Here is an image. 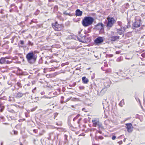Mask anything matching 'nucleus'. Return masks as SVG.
I'll return each instance as SVG.
<instances>
[{"label": "nucleus", "instance_id": "f257e3e1", "mask_svg": "<svg viewBox=\"0 0 145 145\" xmlns=\"http://www.w3.org/2000/svg\"><path fill=\"white\" fill-rule=\"evenodd\" d=\"M94 20V18L91 16H85L82 20V23L83 26L86 27L91 25Z\"/></svg>", "mask_w": 145, "mask_h": 145}, {"label": "nucleus", "instance_id": "f03ea898", "mask_svg": "<svg viewBox=\"0 0 145 145\" xmlns=\"http://www.w3.org/2000/svg\"><path fill=\"white\" fill-rule=\"evenodd\" d=\"M37 57L33 51L28 53L26 56V58L28 62L31 64L35 62Z\"/></svg>", "mask_w": 145, "mask_h": 145}, {"label": "nucleus", "instance_id": "7ed1b4c3", "mask_svg": "<svg viewBox=\"0 0 145 145\" xmlns=\"http://www.w3.org/2000/svg\"><path fill=\"white\" fill-rule=\"evenodd\" d=\"M108 22H107L106 26L107 28L112 27L114 24L116 22V20L113 17H108L107 18Z\"/></svg>", "mask_w": 145, "mask_h": 145}, {"label": "nucleus", "instance_id": "20e7f679", "mask_svg": "<svg viewBox=\"0 0 145 145\" xmlns=\"http://www.w3.org/2000/svg\"><path fill=\"white\" fill-rule=\"evenodd\" d=\"M52 26L55 30L57 31L61 30L63 27L62 24H58L57 21L56 22L54 23H52Z\"/></svg>", "mask_w": 145, "mask_h": 145}, {"label": "nucleus", "instance_id": "39448f33", "mask_svg": "<svg viewBox=\"0 0 145 145\" xmlns=\"http://www.w3.org/2000/svg\"><path fill=\"white\" fill-rule=\"evenodd\" d=\"M104 41L103 37H99L97 38L94 40V43L96 45H98L103 42Z\"/></svg>", "mask_w": 145, "mask_h": 145}, {"label": "nucleus", "instance_id": "423d86ee", "mask_svg": "<svg viewBox=\"0 0 145 145\" xmlns=\"http://www.w3.org/2000/svg\"><path fill=\"white\" fill-rule=\"evenodd\" d=\"M125 125L126 126V129L128 132L129 133L132 132L133 128L132 124L131 123H127Z\"/></svg>", "mask_w": 145, "mask_h": 145}, {"label": "nucleus", "instance_id": "0eeeda50", "mask_svg": "<svg viewBox=\"0 0 145 145\" xmlns=\"http://www.w3.org/2000/svg\"><path fill=\"white\" fill-rule=\"evenodd\" d=\"M141 24V21L140 20L136 21L133 24V29L139 27Z\"/></svg>", "mask_w": 145, "mask_h": 145}, {"label": "nucleus", "instance_id": "6e6552de", "mask_svg": "<svg viewBox=\"0 0 145 145\" xmlns=\"http://www.w3.org/2000/svg\"><path fill=\"white\" fill-rule=\"evenodd\" d=\"M92 122L93 123V126L95 127L100 122L97 118L93 119L92 120Z\"/></svg>", "mask_w": 145, "mask_h": 145}, {"label": "nucleus", "instance_id": "1a4fd4ad", "mask_svg": "<svg viewBox=\"0 0 145 145\" xmlns=\"http://www.w3.org/2000/svg\"><path fill=\"white\" fill-rule=\"evenodd\" d=\"M27 93L28 94V93L26 92L25 93H23L21 92H18L16 93V95L15 96V97L19 99L22 97L24 95H25Z\"/></svg>", "mask_w": 145, "mask_h": 145}, {"label": "nucleus", "instance_id": "9d476101", "mask_svg": "<svg viewBox=\"0 0 145 145\" xmlns=\"http://www.w3.org/2000/svg\"><path fill=\"white\" fill-rule=\"evenodd\" d=\"M120 37L119 36H112L110 37V40L112 41H118L119 40Z\"/></svg>", "mask_w": 145, "mask_h": 145}, {"label": "nucleus", "instance_id": "9b49d317", "mask_svg": "<svg viewBox=\"0 0 145 145\" xmlns=\"http://www.w3.org/2000/svg\"><path fill=\"white\" fill-rule=\"evenodd\" d=\"M111 82L110 80L108 79L106 81L104 82V85L105 88H108L110 86V84Z\"/></svg>", "mask_w": 145, "mask_h": 145}, {"label": "nucleus", "instance_id": "f8f14e48", "mask_svg": "<svg viewBox=\"0 0 145 145\" xmlns=\"http://www.w3.org/2000/svg\"><path fill=\"white\" fill-rule=\"evenodd\" d=\"M122 28H120L119 29H117L116 30L117 33L120 35H123V37L124 36V31L122 30Z\"/></svg>", "mask_w": 145, "mask_h": 145}, {"label": "nucleus", "instance_id": "ddd939ff", "mask_svg": "<svg viewBox=\"0 0 145 145\" xmlns=\"http://www.w3.org/2000/svg\"><path fill=\"white\" fill-rule=\"evenodd\" d=\"M104 24L102 23H99L95 26V27L97 29H99L101 27H104Z\"/></svg>", "mask_w": 145, "mask_h": 145}, {"label": "nucleus", "instance_id": "4468645a", "mask_svg": "<svg viewBox=\"0 0 145 145\" xmlns=\"http://www.w3.org/2000/svg\"><path fill=\"white\" fill-rule=\"evenodd\" d=\"M82 14V12L80 10L78 9L76 10L75 15L78 16H81Z\"/></svg>", "mask_w": 145, "mask_h": 145}, {"label": "nucleus", "instance_id": "2eb2a0df", "mask_svg": "<svg viewBox=\"0 0 145 145\" xmlns=\"http://www.w3.org/2000/svg\"><path fill=\"white\" fill-rule=\"evenodd\" d=\"M82 82L84 84H88L89 82V80L85 76H83L82 77Z\"/></svg>", "mask_w": 145, "mask_h": 145}, {"label": "nucleus", "instance_id": "dca6fc26", "mask_svg": "<svg viewBox=\"0 0 145 145\" xmlns=\"http://www.w3.org/2000/svg\"><path fill=\"white\" fill-rule=\"evenodd\" d=\"M85 35L84 36H82L81 35H80V37L81 38H80L78 37H77V38L78 40L80 42L83 43L84 42L85 40Z\"/></svg>", "mask_w": 145, "mask_h": 145}, {"label": "nucleus", "instance_id": "f3484780", "mask_svg": "<svg viewBox=\"0 0 145 145\" xmlns=\"http://www.w3.org/2000/svg\"><path fill=\"white\" fill-rule=\"evenodd\" d=\"M3 100V99H0V107L1 108L0 109V111L1 112H3L4 108V106H3L2 104V101Z\"/></svg>", "mask_w": 145, "mask_h": 145}, {"label": "nucleus", "instance_id": "a211bd4d", "mask_svg": "<svg viewBox=\"0 0 145 145\" xmlns=\"http://www.w3.org/2000/svg\"><path fill=\"white\" fill-rule=\"evenodd\" d=\"M5 58L3 57H2L0 59V63L3 64L5 63Z\"/></svg>", "mask_w": 145, "mask_h": 145}, {"label": "nucleus", "instance_id": "6ab92c4d", "mask_svg": "<svg viewBox=\"0 0 145 145\" xmlns=\"http://www.w3.org/2000/svg\"><path fill=\"white\" fill-rule=\"evenodd\" d=\"M124 99H122L121 101L119 103V105L121 106V107H122L123 106V105H124Z\"/></svg>", "mask_w": 145, "mask_h": 145}, {"label": "nucleus", "instance_id": "aec40b11", "mask_svg": "<svg viewBox=\"0 0 145 145\" xmlns=\"http://www.w3.org/2000/svg\"><path fill=\"white\" fill-rule=\"evenodd\" d=\"M104 27H101L99 29V33L100 34H103L104 33Z\"/></svg>", "mask_w": 145, "mask_h": 145}, {"label": "nucleus", "instance_id": "412c9836", "mask_svg": "<svg viewBox=\"0 0 145 145\" xmlns=\"http://www.w3.org/2000/svg\"><path fill=\"white\" fill-rule=\"evenodd\" d=\"M98 128L101 129H103V127L102 126V124L101 122H100L97 125Z\"/></svg>", "mask_w": 145, "mask_h": 145}, {"label": "nucleus", "instance_id": "4be33fe9", "mask_svg": "<svg viewBox=\"0 0 145 145\" xmlns=\"http://www.w3.org/2000/svg\"><path fill=\"white\" fill-rule=\"evenodd\" d=\"M118 25L120 26L121 28H122V22L120 21H118L117 22Z\"/></svg>", "mask_w": 145, "mask_h": 145}, {"label": "nucleus", "instance_id": "5701e85b", "mask_svg": "<svg viewBox=\"0 0 145 145\" xmlns=\"http://www.w3.org/2000/svg\"><path fill=\"white\" fill-rule=\"evenodd\" d=\"M54 119H55L57 117V116L58 115V113L57 112H56L54 113Z\"/></svg>", "mask_w": 145, "mask_h": 145}, {"label": "nucleus", "instance_id": "b1692460", "mask_svg": "<svg viewBox=\"0 0 145 145\" xmlns=\"http://www.w3.org/2000/svg\"><path fill=\"white\" fill-rule=\"evenodd\" d=\"M126 27H127V28H130L131 26L130 25L129 22V21L128 22V23L127 24V25L126 26Z\"/></svg>", "mask_w": 145, "mask_h": 145}, {"label": "nucleus", "instance_id": "393cba45", "mask_svg": "<svg viewBox=\"0 0 145 145\" xmlns=\"http://www.w3.org/2000/svg\"><path fill=\"white\" fill-rule=\"evenodd\" d=\"M17 84L18 85V86L19 87H21L22 86L21 85V84L19 82H18L17 83Z\"/></svg>", "mask_w": 145, "mask_h": 145}, {"label": "nucleus", "instance_id": "a878e982", "mask_svg": "<svg viewBox=\"0 0 145 145\" xmlns=\"http://www.w3.org/2000/svg\"><path fill=\"white\" fill-rule=\"evenodd\" d=\"M28 44L29 45H31V46H33V43H32L30 41H28Z\"/></svg>", "mask_w": 145, "mask_h": 145}, {"label": "nucleus", "instance_id": "bb28decb", "mask_svg": "<svg viewBox=\"0 0 145 145\" xmlns=\"http://www.w3.org/2000/svg\"><path fill=\"white\" fill-rule=\"evenodd\" d=\"M121 57H118V58H117L116 59L117 61L120 62V61H121Z\"/></svg>", "mask_w": 145, "mask_h": 145}, {"label": "nucleus", "instance_id": "cd10ccee", "mask_svg": "<svg viewBox=\"0 0 145 145\" xmlns=\"http://www.w3.org/2000/svg\"><path fill=\"white\" fill-rule=\"evenodd\" d=\"M80 116V114H78L77 115V116L74 118V119H75L76 120Z\"/></svg>", "mask_w": 145, "mask_h": 145}, {"label": "nucleus", "instance_id": "c85d7f7f", "mask_svg": "<svg viewBox=\"0 0 145 145\" xmlns=\"http://www.w3.org/2000/svg\"><path fill=\"white\" fill-rule=\"evenodd\" d=\"M20 44H21L23 45L24 44V41H23L22 40H20Z\"/></svg>", "mask_w": 145, "mask_h": 145}, {"label": "nucleus", "instance_id": "c756f323", "mask_svg": "<svg viewBox=\"0 0 145 145\" xmlns=\"http://www.w3.org/2000/svg\"><path fill=\"white\" fill-rule=\"evenodd\" d=\"M116 137L115 136L113 135L112 136V138L113 140H114L116 139Z\"/></svg>", "mask_w": 145, "mask_h": 145}, {"label": "nucleus", "instance_id": "7c9ffc66", "mask_svg": "<svg viewBox=\"0 0 145 145\" xmlns=\"http://www.w3.org/2000/svg\"><path fill=\"white\" fill-rule=\"evenodd\" d=\"M71 98H67L65 101H64V102L65 103H66L68 101H69L70 100V99H71Z\"/></svg>", "mask_w": 145, "mask_h": 145}, {"label": "nucleus", "instance_id": "2f4dec72", "mask_svg": "<svg viewBox=\"0 0 145 145\" xmlns=\"http://www.w3.org/2000/svg\"><path fill=\"white\" fill-rule=\"evenodd\" d=\"M14 135H17V133H18V132L17 131H14Z\"/></svg>", "mask_w": 145, "mask_h": 145}, {"label": "nucleus", "instance_id": "473e14b6", "mask_svg": "<svg viewBox=\"0 0 145 145\" xmlns=\"http://www.w3.org/2000/svg\"><path fill=\"white\" fill-rule=\"evenodd\" d=\"M67 135H64L65 139V140H67Z\"/></svg>", "mask_w": 145, "mask_h": 145}, {"label": "nucleus", "instance_id": "72a5a7b5", "mask_svg": "<svg viewBox=\"0 0 145 145\" xmlns=\"http://www.w3.org/2000/svg\"><path fill=\"white\" fill-rule=\"evenodd\" d=\"M122 28H123V31H124V32H125V31L126 29L127 28V27H123Z\"/></svg>", "mask_w": 145, "mask_h": 145}, {"label": "nucleus", "instance_id": "f704fd0d", "mask_svg": "<svg viewBox=\"0 0 145 145\" xmlns=\"http://www.w3.org/2000/svg\"><path fill=\"white\" fill-rule=\"evenodd\" d=\"M82 110L83 111H84L85 112H87V111H86V108H83L82 109Z\"/></svg>", "mask_w": 145, "mask_h": 145}, {"label": "nucleus", "instance_id": "c9c22d12", "mask_svg": "<svg viewBox=\"0 0 145 145\" xmlns=\"http://www.w3.org/2000/svg\"><path fill=\"white\" fill-rule=\"evenodd\" d=\"M120 53V51H117L116 52V53L117 54H119Z\"/></svg>", "mask_w": 145, "mask_h": 145}, {"label": "nucleus", "instance_id": "e433bc0d", "mask_svg": "<svg viewBox=\"0 0 145 145\" xmlns=\"http://www.w3.org/2000/svg\"><path fill=\"white\" fill-rule=\"evenodd\" d=\"M81 120V118H80L78 120V121H77V123L78 124H79L80 123V121Z\"/></svg>", "mask_w": 145, "mask_h": 145}, {"label": "nucleus", "instance_id": "4c0bfd02", "mask_svg": "<svg viewBox=\"0 0 145 145\" xmlns=\"http://www.w3.org/2000/svg\"><path fill=\"white\" fill-rule=\"evenodd\" d=\"M99 138L101 139H103V137L102 136H99Z\"/></svg>", "mask_w": 145, "mask_h": 145}, {"label": "nucleus", "instance_id": "58836bf2", "mask_svg": "<svg viewBox=\"0 0 145 145\" xmlns=\"http://www.w3.org/2000/svg\"><path fill=\"white\" fill-rule=\"evenodd\" d=\"M15 6V5L14 4H12L10 6V7H14Z\"/></svg>", "mask_w": 145, "mask_h": 145}, {"label": "nucleus", "instance_id": "ea45409f", "mask_svg": "<svg viewBox=\"0 0 145 145\" xmlns=\"http://www.w3.org/2000/svg\"><path fill=\"white\" fill-rule=\"evenodd\" d=\"M76 84V82H74L73 84H72V86H75Z\"/></svg>", "mask_w": 145, "mask_h": 145}, {"label": "nucleus", "instance_id": "a19ab883", "mask_svg": "<svg viewBox=\"0 0 145 145\" xmlns=\"http://www.w3.org/2000/svg\"><path fill=\"white\" fill-rule=\"evenodd\" d=\"M36 20H31V22H35Z\"/></svg>", "mask_w": 145, "mask_h": 145}, {"label": "nucleus", "instance_id": "79ce46f5", "mask_svg": "<svg viewBox=\"0 0 145 145\" xmlns=\"http://www.w3.org/2000/svg\"><path fill=\"white\" fill-rule=\"evenodd\" d=\"M63 14H68V13L66 11H65L64 12Z\"/></svg>", "mask_w": 145, "mask_h": 145}, {"label": "nucleus", "instance_id": "37998d69", "mask_svg": "<svg viewBox=\"0 0 145 145\" xmlns=\"http://www.w3.org/2000/svg\"><path fill=\"white\" fill-rule=\"evenodd\" d=\"M57 94V92H55L54 93V95H56Z\"/></svg>", "mask_w": 145, "mask_h": 145}, {"label": "nucleus", "instance_id": "c03bdc74", "mask_svg": "<svg viewBox=\"0 0 145 145\" xmlns=\"http://www.w3.org/2000/svg\"><path fill=\"white\" fill-rule=\"evenodd\" d=\"M118 143L119 144H121L122 143V141H120Z\"/></svg>", "mask_w": 145, "mask_h": 145}, {"label": "nucleus", "instance_id": "a18cd8bd", "mask_svg": "<svg viewBox=\"0 0 145 145\" xmlns=\"http://www.w3.org/2000/svg\"><path fill=\"white\" fill-rule=\"evenodd\" d=\"M111 34H112V35H113L114 34V32L113 31H111Z\"/></svg>", "mask_w": 145, "mask_h": 145}, {"label": "nucleus", "instance_id": "49530a36", "mask_svg": "<svg viewBox=\"0 0 145 145\" xmlns=\"http://www.w3.org/2000/svg\"><path fill=\"white\" fill-rule=\"evenodd\" d=\"M13 9H11L9 11L10 12H12V11Z\"/></svg>", "mask_w": 145, "mask_h": 145}, {"label": "nucleus", "instance_id": "de8ad7c7", "mask_svg": "<svg viewBox=\"0 0 145 145\" xmlns=\"http://www.w3.org/2000/svg\"><path fill=\"white\" fill-rule=\"evenodd\" d=\"M64 97L63 96H61V99H62V100H63V99H64Z\"/></svg>", "mask_w": 145, "mask_h": 145}, {"label": "nucleus", "instance_id": "09e8293b", "mask_svg": "<svg viewBox=\"0 0 145 145\" xmlns=\"http://www.w3.org/2000/svg\"><path fill=\"white\" fill-rule=\"evenodd\" d=\"M22 119H20L19 120V122H20L22 121Z\"/></svg>", "mask_w": 145, "mask_h": 145}, {"label": "nucleus", "instance_id": "8fccbe9b", "mask_svg": "<svg viewBox=\"0 0 145 145\" xmlns=\"http://www.w3.org/2000/svg\"><path fill=\"white\" fill-rule=\"evenodd\" d=\"M25 116L26 117H28V116H29L28 115H27L26 114H25Z\"/></svg>", "mask_w": 145, "mask_h": 145}, {"label": "nucleus", "instance_id": "3c124183", "mask_svg": "<svg viewBox=\"0 0 145 145\" xmlns=\"http://www.w3.org/2000/svg\"><path fill=\"white\" fill-rule=\"evenodd\" d=\"M9 98H10V97H9ZM8 101H11V100L10 99V98L8 100Z\"/></svg>", "mask_w": 145, "mask_h": 145}, {"label": "nucleus", "instance_id": "603ef678", "mask_svg": "<svg viewBox=\"0 0 145 145\" xmlns=\"http://www.w3.org/2000/svg\"><path fill=\"white\" fill-rule=\"evenodd\" d=\"M98 132H99V133H100V134H101V133H102V132H101V131H98Z\"/></svg>", "mask_w": 145, "mask_h": 145}, {"label": "nucleus", "instance_id": "864d4df0", "mask_svg": "<svg viewBox=\"0 0 145 145\" xmlns=\"http://www.w3.org/2000/svg\"><path fill=\"white\" fill-rule=\"evenodd\" d=\"M56 125H61V124H59L58 123H56Z\"/></svg>", "mask_w": 145, "mask_h": 145}, {"label": "nucleus", "instance_id": "5fc2aeb1", "mask_svg": "<svg viewBox=\"0 0 145 145\" xmlns=\"http://www.w3.org/2000/svg\"><path fill=\"white\" fill-rule=\"evenodd\" d=\"M45 68H44V73H45V72H45Z\"/></svg>", "mask_w": 145, "mask_h": 145}, {"label": "nucleus", "instance_id": "6e6d98bb", "mask_svg": "<svg viewBox=\"0 0 145 145\" xmlns=\"http://www.w3.org/2000/svg\"><path fill=\"white\" fill-rule=\"evenodd\" d=\"M5 59H8V57H5Z\"/></svg>", "mask_w": 145, "mask_h": 145}, {"label": "nucleus", "instance_id": "4d7b16f0", "mask_svg": "<svg viewBox=\"0 0 145 145\" xmlns=\"http://www.w3.org/2000/svg\"><path fill=\"white\" fill-rule=\"evenodd\" d=\"M22 121H24L25 120V119H22Z\"/></svg>", "mask_w": 145, "mask_h": 145}, {"label": "nucleus", "instance_id": "13d9d810", "mask_svg": "<svg viewBox=\"0 0 145 145\" xmlns=\"http://www.w3.org/2000/svg\"><path fill=\"white\" fill-rule=\"evenodd\" d=\"M115 73L116 74H117L118 75V72H115Z\"/></svg>", "mask_w": 145, "mask_h": 145}, {"label": "nucleus", "instance_id": "bf43d9fd", "mask_svg": "<svg viewBox=\"0 0 145 145\" xmlns=\"http://www.w3.org/2000/svg\"><path fill=\"white\" fill-rule=\"evenodd\" d=\"M45 64H47V62L46 61H45Z\"/></svg>", "mask_w": 145, "mask_h": 145}, {"label": "nucleus", "instance_id": "052dcab7", "mask_svg": "<svg viewBox=\"0 0 145 145\" xmlns=\"http://www.w3.org/2000/svg\"><path fill=\"white\" fill-rule=\"evenodd\" d=\"M75 120H76V119H74V118H73V121H75Z\"/></svg>", "mask_w": 145, "mask_h": 145}, {"label": "nucleus", "instance_id": "680f3d73", "mask_svg": "<svg viewBox=\"0 0 145 145\" xmlns=\"http://www.w3.org/2000/svg\"><path fill=\"white\" fill-rule=\"evenodd\" d=\"M125 59H129V58H127V57H126V58H125Z\"/></svg>", "mask_w": 145, "mask_h": 145}, {"label": "nucleus", "instance_id": "e2e57ef3", "mask_svg": "<svg viewBox=\"0 0 145 145\" xmlns=\"http://www.w3.org/2000/svg\"><path fill=\"white\" fill-rule=\"evenodd\" d=\"M6 62H7V63H8V62H9V61H6Z\"/></svg>", "mask_w": 145, "mask_h": 145}, {"label": "nucleus", "instance_id": "0e129e2a", "mask_svg": "<svg viewBox=\"0 0 145 145\" xmlns=\"http://www.w3.org/2000/svg\"><path fill=\"white\" fill-rule=\"evenodd\" d=\"M51 1V0H48V1L49 2H50Z\"/></svg>", "mask_w": 145, "mask_h": 145}, {"label": "nucleus", "instance_id": "69168bd1", "mask_svg": "<svg viewBox=\"0 0 145 145\" xmlns=\"http://www.w3.org/2000/svg\"><path fill=\"white\" fill-rule=\"evenodd\" d=\"M112 1L113 2H114V0H112Z\"/></svg>", "mask_w": 145, "mask_h": 145}, {"label": "nucleus", "instance_id": "338daca9", "mask_svg": "<svg viewBox=\"0 0 145 145\" xmlns=\"http://www.w3.org/2000/svg\"><path fill=\"white\" fill-rule=\"evenodd\" d=\"M48 98H49V99H50L51 98V97H47Z\"/></svg>", "mask_w": 145, "mask_h": 145}, {"label": "nucleus", "instance_id": "774afa93", "mask_svg": "<svg viewBox=\"0 0 145 145\" xmlns=\"http://www.w3.org/2000/svg\"><path fill=\"white\" fill-rule=\"evenodd\" d=\"M93 145H98L95 144H94Z\"/></svg>", "mask_w": 145, "mask_h": 145}]
</instances>
